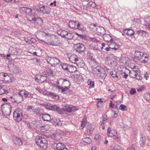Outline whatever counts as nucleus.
Here are the masks:
<instances>
[{"label": "nucleus", "instance_id": "nucleus-1", "mask_svg": "<svg viewBox=\"0 0 150 150\" xmlns=\"http://www.w3.org/2000/svg\"><path fill=\"white\" fill-rule=\"evenodd\" d=\"M36 144L42 149H46L48 147V143L47 139L42 137L37 136L35 139Z\"/></svg>", "mask_w": 150, "mask_h": 150}, {"label": "nucleus", "instance_id": "nucleus-2", "mask_svg": "<svg viewBox=\"0 0 150 150\" xmlns=\"http://www.w3.org/2000/svg\"><path fill=\"white\" fill-rule=\"evenodd\" d=\"M135 59L140 61L143 63L147 62L148 59L147 56L142 52L137 51L135 52Z\"/></svg>", "mask_w": 150, "mask_h": 150}, {"label": "nucleus", "instance_id": "nucleus-3", "mask_svg": "<svg viewBox=\"0 0 150 150\" xmlns=\"http://www.w3.org/2000/svg\"><path fill=\"white\" fill-rule=\"evenodd\" d=\"M46 60L48 63L50 64L52 66L54 67L61 63L59 59L54 57L47 56L46 58Z\"/></svg>", "mask_w": 150, "mask_h": 150}, {"label": "nucleus", "instance_id": "nucleus-4", "mask_svg": "<svg viewBox=\"0 0 150 150\" xmlns=\"http://www.w3.org/2000/svg\"><path fill=\"white\" fill-rule=\"evenodd\" d=\"M21 91H20L18 94L14 95L11 96L9 98V100L13 102H15L17 103H21L23 100V94L21 93Z\"/></svg>", "mask_w": 150, "mask_h": 150}, {"label": "nucleus", "instance_id": "nucleus-5", "mask_svg": "<svg viewBox=\"0 0 150 150\" xmlns=\"http://www.w3.org/2000/svg\"><path fill=\"white\" fill-rule=\"evenodd\" d=\"M22 112L20 110H16L13 112V117L15 121L18 122L22 119Z\"/></svg>", "mask_w": 150, "mask_h": 150}, {"label": "nucleus", "instance_id": "nucleus-6", "mask_svg": "<svg viewBox=\"0 0 150 150\" xmlns=\"http://www.w3.org/2000/svg\"><path fill=\"white\" fill-rule=\"evenodd\" d=\"M51 147L52 149L56 150H63L67 148L65 145L60 142L53 143L51 145Z\"/></svg>", "mask_w": 150, "mask_h": 150}, {"label": "nucleus", "instance_id": "nucleus-7", "mask_svg": "<svg viewBox=\"0 0 150 150\" xmlns=\"http://www.w3.org/2000/svg\"><path fill=\"white\" fill-rule=\"evenodd\" d=\"M29 21H33L35 24H37L38 25H41L43 24V20L40 18H36L34 15H32L29 17Z\"/></svg>", "mask_w": 150, "mask_h": 150}, {"label": "nucleus", "instance_id": "nucleus-8", "mask_svg": "<svg viewBox=\"0 0 150 150\" xmlns=\"http://www.w3.org/2000/svg\"><path fill=\"white\" fill-rule=\"evenodd\" d=\"M0 75L2 76L4 80L6 82L11 81L13 77V75L10 73H2Z\"/></svg>", "mask_w": 150, "mask_h": 150}, {"label": "nucleus", "instance_id": "nucleus-9", "mask_svg": "<svg viewBox=\"0 0 150 150\" xmlns=\"http://www.w3.org/2000/svg\"><path fill=\"white\" fill-rule=\"evenodd\" d=\"M49 109L51 110L55 111L60 114L63 113V109L55 105H53L51 104V106H50Z\"/></svg>", "mask_w": 150, "mask_h": 150}, {"label": "nucleus", "instance_id": "nucleus-10", "mask_svg": "<svg viewBox=\"0 0 150 150\" xmlns=\"http://www.w3.org/2000/svg\"><path fill=\"white\" fill-rule=\"evenodd\" d=\"M78 108L73 106L72 105H67L66 107L63 109V112L65 111L68 112H74L76 110H77Z\"/></svg>", "mask_w": 150, "mask_h": 150}, {"label": "nucleus", "instance_id": "nucleus-11", "mask_svg": "<svg viewBox=\"0 0 150 150\" xmlns=\"http://www.w3.org/2000/svg\"><path fill=\"white\" fill-rule=\"evenodd\" d=\"M51 9L48 6H42L40 8V11L41 13L49 14L50 13Z\"/></svg>", "mask_w": 150, "mask_h": 150}, {"label": "nucleus", "instance_id": "nucleus-12", "mask_svg": "<svg viewBox=\"0 0 150 150\" xmlns=\"http://www.w3.org/2000/svg\"><path fill=\"white\" fill-rule=\"evenodd\" d=\"M76 51L78 52L81 53L84 52L85 49L84 45L81 43H78L76 45Z\"/></svg>", "mask_w": 150, "mask_h": 150}, {"label": "nucleus", "instance_id": "nucleus-13", "mask_svg": "<svg viewBox=\"0 0 150 150\" xmlns=\"http://www.w3.org/2000/svg\"><path fill=\"white\" fill-rule=\"evenodd\" d=\"M21 93L24 95L25 97L30 98H32L33 96L35 95L34 93H31L25 90H21Z\"/></svg>", "mask_w": 150, "mask_h": 150}, {"label": "nucleus", "instance_id": "nucleus-14", "mask_svg": "<svg viewBox=\"0 0 150 150\" xmlns=\"http://www.w3.org/2000/svg\"><path fill=\"white\" fill-rule=\"evenodd\" d=\"M57 88L59 92H60L62 93H66L69 92V88L65 87L64 88L60 86L57 85L56 87Z\"/></svg>", "mask_w": 150, "mask_h": 150}, {"label": "nucleus", "instance_id": "nucleus-15", "mask_svg": "<svg viewBox=\"0 0 150 150\" xmlns=\"http://www.w3.org/2000/svg\"><path fill=\"white\" fill-rule=\"evenodd\" d=\"M44 33H45L41 31H38L36 33V37L38 40L42 42H45V41L42 39L44 35ZM45 34L46 33H45Z\"/></svg>", "mask_w": 150, "mask_h": 150}, {"label": "nucleus", "instance_id": "nucleus-16", "mask_svg": "<svg viewBox=\"0 0 150 150\" xmlns=\"http://www.w3.org/2000/svg\"><path fill=\"white\" fill-rule=\"evenodd\" d=\"M103 68L100 66H98L94 68L92 70V72L94 74H96L97 75L100 74L101 71H103Z\"/></svg>", "mask_w": 150, "mask_h": 150}, {"label": "nucleus", "instance_id": "nucleus-17", "mask_svg": "<svg viewBox=\"0 0 150 150\" xmlns=\"http://www.w3.org/2000/svg\"><path fill=\"white\" fill-rule=\"evenodd\" d=\"M42 116L44 120L49 121L52 120V118L50 117V115L48 114L42 113L40 115Z\"/></svg>", "mask_w": 150, "mask_h": 150}, {"label": "nucleus", "instance_id": "nucleus-18", "mask_svg": "<svg viewBox=\"0 0 150 150\" xmlns=\"http://www.w3.org/2000/svg\"><path fill=\"white\" fill-rule=\"evenodd\" d=\"M69 61L71 62L76 64H77V65H78L77 64L78 63H79L77 62L78 61V59L77 58V56L75 54L72 55L70 57H69Z\"/></svg>", "mask_w": 150, "mask_h": 150}, {"label": "nucleus", "instance_id": "nucleus-19", "mask_svg": "<svg viewBox=\"0 0 150 150\" xmlns=\"http://www.w3.org/2000/svg\"><path fill=\"white\" fill-rule=\"evenodd\" d=\"M109 48L113 50V52H115L118 48V45H117L115 42H112L109 45Z\"/></svg>", "mask_w": 150, "mask_h": 150}, {"label": "nucleus", "instance_id": "nucleus-20", "mask_svg": "<svg viewBox=\"0 0 150 150\" xmlns=\"http://www.w3.org/2000/svg\"><path fill=\"white\" fill-rule=\"evenodd\" d=\"M78 23V21H73L71 20L69 21L68 25L70 28L76 29V24H77Z\"/></svg>", "mask_w": 150, "mask_h": 150}, {"label": "nucleus", "instance_id": "nucleus-21", "mask_svg": "<svg viewBox=\"0 0 150 150\" xmlns=\"http://www.w3.org/2000/svg\"><path fill=\"white\" fill-rule=\"evenodd\" d=\"M57 32V34L61 36V37L63 38H65V37H66V35L68 32L61 29L58 30Z\"/></svg>", "mask_w": 150, "mask_h": 150}, {"label": "nucleus", "instance_id": "nucleus-22", "mask_svg": "<svg viewBox=\"0 0 150 150\" xmlns=\"http://www.w3.org/2000/svg\"><path fill=\"white\" fill-rule=\"evenodd\" d=\"M32 9H31L28 8L27 7L26 11H25V14L26 17H27V19L29 21V17L31 16L32 15H34L31 13Z\"/></svg>", "mask_w": 150, "mask_h": 150}, {"label": "nucleus", "instance_id": "nucleus-23", "mask_svg": "<svg viewBox=\"0 0 150 150\" xmlns=\"http://www.w3.org/2000/svg\"><path fill=\"white\" fill-rule=\"evenodd\" d=\"M137 33L139 35H142V37H145L146 38L149 36V33L143 30L138 31Z\"/></svg>", "mask_w": 150, "mask_h": 150}, {"label": "nucleus", "instance_id": "nucleus-24", "mask_svg": "<svg viewBox=\"0 0 150 150\" xmlns=\"http://www.w3.org/2000/svg\"><path fill=\"white\" fill-rule=\"evenodd\" d=\"M123 32L125 33H126L127 35L129 36L133 35L134 33V32L133 30L128 29H125Z\"/></svg>", "mask_w": 150, "mask_h": 150}, {"label": "nucleus", "instance_id": "nucleus-25", "mask_svg": "<svg viewBox=\"0 0 150 150\" xmlns=\"http://www.w3.org/2000/svg\"><path fill=\"white\" fill-rule=\"evenodd\" d=\"M91 142V140L88 137H85L82 139V141L81 142V143L85 145L89 144Z\"/></svg>", "mask_w": 150, "mask_h": 150}, {"label": "nucleus", "instance_id": "nucleus-26", "mask_svg": "<svg viewBox=\"0 0 150 150\" xmlns=\"http://www.w3.org/2000/svg\"><path fill=\"white\" fill-rule=\"evenodd\" d=\"M46 94L48 96H51V97L55 99H57L59 98L57 94L52 92L47 91H46Z\"/></svg>", "mask_w": 150, "mask_h": 150}, {"label": "nucleus", "instance_id": "nucleus-27", "mask_svg": "<svg viewBox=\"0 0 150 150\" xmlns=\"http://www.w3.org/2000/svg\"><path fill=\"white\" fill-rule=\"evenodd\" d=\"M77 25L76 29H78L82 31H84L86 30V28L82 24H80L78 22Z\"/></svg>", "mask_w": 150, "mask_h": 150}, {"label": "nucleus", "instance_id": "nucleus-28", "mask_svg": "<svg viewBox=\"0 0 150 150\" xmlns=\"http://www.w3.org/2000/svg\"><path fill=\"white\" fill-rule=\"evenodd\" d=\"M96 29L97 31L100 34L103 35L105 32V29L102 26H98L96 28Z\"/></svg>", "mask_w": 150, "mask_h": 150}, {"label": "nucleus", "instance_id": "nucleus-29", "mask_svg": "<svg viewBox=\"0 0 150 150\" xmlns=\"http://www.w3.org/2000/svg\"><path fill=\"white\" fill-rule=\"evenodd\" d=\"M110 74L111 75L112 77L116 78L117 79H120V77L119 74H117V72L115 71H111L110 73Z\"/></svg>", "mask_w": 150, "mask_h": 150}, {"label": "nucleus", "instance_id": "nucleus-30", "mask_svg": "<svg viewBox=\"0 0 150 150\" xmlns=\"http://www.w3.org/2000/svg\"><path fill=\"white\" fill-rule=\"evenodd\" d=\"M14 143L16 145H17L18 146H21L22 145V141L21 139L16 137Z\"/></svg>", "mask_w": 150, "mask_h": 150}, {"label": "nucleus", "instance_id": "nucleus-31", "mask_svg": "<svg viewBox=\"0 0 150 150\" xmlns=\"http://www.w3.org/2000/svg\"><path fill=\"white\" fill-rule=\"evenodd\" d=\"M60 64H59L61 67L64 70H66L67 71L68 69L69 66V65L67 63H60Z\"/></svg>", "mask_w": 150, "mask_h": 150}, {"label": "nucleus", "instance_id": "nucleus-32", "mask_svg": "<svg viewBox=\"0 0 150 150\" xmlns=\"http://www.w3.org/2000/svg\"><path fill=\"white\" fill-rule=\"evenodd\" d=\"M116 132L114 130H111V129L109 127L108 129L107 135L110 137H112L115 134V133Z\"/></svg>", "mask_w": 150, "mask_h": 150}, {"label": "nucleus", "instance_id": "nucleus-33", "mask_svg": "<svg viewBox=\"0 0 150 150\" xmlns=\"http://www.w3.org/2000/svg\"><path fill=\"white\" fill-rule=\"evenodd\" d=\"M98 76L102 79H104L105 78L106 76V74L105 71L103 69V71H101L100 74L97 75Z\"/></svg>", "mask_w": 150, "mask_h": 150}, {"label": "nucleus", "instance_id": "nucleus-34", "mask_svg": "<svg viewBox=\"0 0 150 150\" xmlns=\"http://www.w3.org/2000/svg\"><path fill=\"white\" fill-rule=\"evenodd\" d=\"M76 67L69 65L67 71L70 72H74L76 71Z\"/></svg>", "mask_w": 150, "mask_h": 150}, {"label": "nucleus", "instance_id": "nucleus-35", "mask_svg": "<svg viewBox=\"0 0 150 150\" xmlns=\"http://www.w3.org/2000/svg\"><path fill=\"white\" fill-rule=\"evenodd\" d=\"M89 48L94 50H98V47L97 45L94 44H91L89 45Z\"/></svg>", "mask_w": 150, "mask_h": 150}, {"label": "nucleus", "instance_id": "nucleus-36", "mask_svg": "<svg viewBox=\"0 0 150 150\" xmlns=\"http://www.w3.org/2000/svg\"><path fill=\"white\" fill-rule=\"evenodd\" d=\"M67 34L66 35V37L65 38L68 40H72L73 39L74 35L72 33L68 32Z\"/></svg>", "mask_w": 150, "mask_h": 150}, {"label": "nucleus", "instance_id": "nucleus-37", "mask_svg": "<svg viewBox=\"0 0 150 150\" xmlns=\"http://www.w3.org/2000/svg\"><path fill=\"white\" fill-rule=\"evenodd\" d=\"M103 38L104 40L107 42L108 41V40L111 38V36L108 34H103Z\"/></svg>", "mask_w": 150, "mask_h": 150}, {"label": "nucleus", "instance_id": "nucleus-38", "mask_svg": "<svg viewBox=\"0 0 150 150\" xmlns=\"http://www.w3.org/2000/svg\"><path fill=\"white\" fill-rule=\"evenodd\" d=\"M87 83L88 85H90V88H91L94 87V82L91 81V80L89 79L87 81Z\"/></svg>", "mask_w": 150, "mask_h": 150}, {"label": "nucleus", "instance_id": "nucleus-39", "mask_svg": "<svg viewBox=\"0 0 150 150\" xmlns=\"http://www.w3.org/2000/svg\"><path fill=\"white\" fill-rule=\"evenodd\" d=\"M145 139L143 135L141 136V137L140 138L139 143L141 145H144L145 143Z\"/></svg>", "mask_w": 150, "mask_h": 150}, {"label": "nucleus", "instance_id": "nucleus-40", "mask_svg": "<svg viewBox=\"0 0 150 150\" xmlns=\"http://www.w3.org/2000/svg\"><path fill=\"white\" fill-rule=\"evenodd\" d=\"M26 8L27 7H20L19 8V11L20 13H22L23 14H25V11H26Z\"/></svg>", "mask_w": 150, "mask_h": 150}, {"label": "nucleus", "instance_id": "nucleus-41", "mask_svg": "<svg viewBox=\"0 0 150 150\" xmlns=\"http://www.w3.org/2000/svg\"><path fill=\"white\" fill-rule=\"evenodd\" d=\"M86 119L83 118V119L81 122V127L82 129H83L85 126L86 124Z\"/></svg>", "mask_w": 150, "mask_h": 150}, {"label": "nucleus", "instance_id": "nucleus-42", "mask_svg": "<svg viewBox=\"0 0 150 150\" xmlns=\"http://www.w3.org/2000/svg\"><path fill=\"white\" fill-rule=\"evenodd\" d=\"M92 125L91 124H90L89 125H87L88 130L89 132V133L91 134L92 133V131L94 129V128L92 127Z\"/></svg>", "mask_w": 150, "mask_h": 150}, {"label": "nucleus", "instance_id": "nucleus-43", "mask_svg": "<svg viewBox=\"0 0 150 150\" xmlns=\"http://www.w3.org/2000/svg\"><path fill=\"white\" fill-rule=\"evenodd\" d=\"M36 52L37 53V56H40L42 55V50L39 48H38L36 49Z\"/></svg>", "mask_w": 150, "mask_h": 150}, {"label": "nucleus", "instance_id": "nucleus-44", "mask_svg": "<svg viewBox=\"0 0 150 150\" xmlns=\"http://www.w3.org/2000/svg\"><path fill=\"white\" fill-rule=\"evenodd\" d=\"M76 35L80 38L85 40H88L86 36L83 35L79 34L76 33Z\"/></svg>", "mask_w": 150, "mask_h": 150}, {"label": "nucleus", "instance_id": "nucleus-45", "mask_svg": "<svg viewBox=\"0 0 150 150\" xmlns=\"http://www.w3.org/2000/svg\"><path fill=\"white\" fill-rule=\"evenodd\" d=\"M138 69L137 68V66H134L132 68V71H134V73L135 74V75L138 74Z\"/></svg>", "mask_w": 150, "mask_h": 150}, {"label": "nucleus", "instance_id": "nucleus-46", "mask_svg": "<svg viewBox=\"0 0 150 150\" xmlns=\"http://www.w3.org/2000/svg\"><path fill=\"white\" fill-rule=\"evenodd\" d=\"M26 42L29 43L30 44L32 43H34L35 42V40L33 38H31L30 39H29L28 40H26Z\"/></svg>", "mask_w": 150, "mask_h": 150}, {"label": "nucleus", "instance_id": "nucleus-47", "mask_svg": "<svg viewBox=\"0 0 150 150\" xmlns=\"http://www.w3.org/2000/svg\"><path fill=\"white\" fill-rule=\"evenodd\" d=\"M111 150H123L121 149L119 146L116 145L114 146L113 148Z\"/></svg>", "mask_w": 150, "mask_h": 150}, {"label": "nucleus", "instance_id": "nucleus-48", "mask_svg": "<svg viewBox=\"0 0 150 150\" xmlns=\"http://www.w3.org/2000/svg\"><path fill=\"white\" fill-rule=\"evenodd\" d=\"M11 50V54L16 55L17 54L18 52L16 51V49H9V51H10Z\"/></svg>", "mask_w": 150, "mask_h": 150}, {"label": "nucleus", "instance_id": "nucleus-49", "mask_svg": "<svg viewBox=\"0 0 150 150\" xmlns=\"http://www.w3.org/2000/svg\"><path fill=\"white\" fill-rule=\"evenodd\" d=\"M88 5V6H91L93 8H94L96 6L95 3L92 1H90Z\"/></svg>", "mask_w": 150, "mask_h": 150}, {"label": "nucleus", "instance_id": "nucleus-50", "mask_svg": "<svg viewBox=\"0 0 150 150\" xmlns=\"http://www.w3.org/2000/svg\"><path fill=\"white\" fill-rule=\"evenodd\" d=\"M127 108L125 105L122 104L120 105L119 107V109L122 111L126 110V108Z\"/></svg>", "mask_w": 150, "mask_h": 150}, {"label": "nucleus", "instance_id": "nucleus-51", "mask_svg": "<svg viewBox=\"0 0 150 150\" xmlns=\"http://www.w3.org/2000/svg\"><path fill=\"white\" fill-rule=\"evenodd\" d=\"M134 78H135L139 80H141L142 79V76L138 74H136Z\"/></svg>", "mask_w": 150, "mask_h": 150}, {"label": "nucleus", "instance_id": "nucleus-52", "mask_svg": "<svg viewBox=\"0 0 150 150\" xmlns=\"http://www.w3.org/2000/svg\"><path fill=\"white\" fill-rule=\"evenodd\" d=\"M135 74L134 71H129V75L131 77L134 78L136 75Z\"/></svg>", "mask_w": 150, "mask_h": 150}, {"label": "nucleus", "instance_id": "nucleus-53", "mask_svg": "<svg viewBox=\"0 0 150 150\" xmlns=\"http://www.w3.org/2000/svg\"><path fill=\"white\" fill-rule=\"evenodd\" d=\"M42 105L46 108L47 109H49L50 106H51V104L49 103H45L42 104Z\"/></svg>", "mask_w": 150, "mask_h": 150}, {"label": "nucleus", "instance_id": "nucleus-54", "mask_svg": "<svg viewBox=\"0 0 150 150\" xmlns=\"http://www.w3.org/2000/svg\"><path fill=\"white\" fill-rule=\"evenodd\" d=\"M136 92V90L134 88H132L130 91L129 93L132 95L134 94Z\"/></svg>", "mask_w": 150, "mask_h": 150}, {"label": "nucleus", "instance_id": "nucleus-55", "mask_svg": "<svg viewBox=\"0 0 150 150\" xmlns=\"http://www.w3.org/2000/svg\"><path fill=\"white\" fill-rule=\"evenodd\" d=\"M76 79L77 80H78L79 81H80L83 79V77L81 75L78 74L76 76Z\"/></svg>", "mask_w": 150, "mask_h": 150}, {"label": "nucleus", "instance_id": "nucleus-56", "mask_svg": "<svg viewBox=\"0 0 150 150\" xmlns=\"http://www.w3.org/2000/svg\"><path fill=\"white\" fill-rule=\"evenodd\" d=\"M25 124L29 129H31V127L28 122H25Z\"/></svg>", "mask_w": 150, "mask_h": 150}, {"label": "nucleus", "instance_id": "nucleus-57", "mask_svg": "<svg viewBox=\"0 0 150 150\" xmlns=\"http://www.w3.org/2000/svg\"><path fill=\"white\" fill-rule=\"evenodd\" d=\"M91 41H93V42H97L98 40L95 38H90L89 39Z\"/></svg>", "mask_w": 150, "mask_h": 150}, {"label": "nucleus", "instance_id": "nucleus-58", "mask_svg": "<svg viewBox=\"0 0 150 150\" xmlns=\"http://www.w3.org/2000/svg\"><path fill=\"white\" fill-rule=\"evenodd\" d=\"M38 91L41 93H43L44 95H46V92L47 91H44L43 90H42L40 89H38Z\"/></svg>", "mask_w": 150, "mask_h": 150}, {"label": "nucleus", "instance_id": "nucleus-59", "mask_svg": "<svg viewBox=\"0 0 150 150\" xmlns=\"http://www.w3.org/2000/svg\"><path fill=\"white\" fill-rule=\"evenodd\" d=\"M47 73H48V74H52L53 72L52 70L50 69H48L46 70Z\"/></svg>", "mask_w": 150, "mask_h": 150}, {"label": "nucleus", "instance_id": "nucleus-60", "mask_svg": "<svg viewBox=\"0 0 150 150\" xmlns=\"http://www.w3.org/2000/svg\"><path fill=\"white\" fill-rule=\"evenodd\" d=\"M6 90L2 88L1 90H0V95H2L4 93H5Z\"/></svg>", "mask_w": 150, "mask_h": 150}, {"label": "nucleus", "instance_id": "nucleus-61", "mask_svg": "<svg viewBox=\"0 0 150 150\" xmlns=\"http://www.w3.org/2000/svg\"><path fill=\"white\" fill-rule=\"evenodd\" d=\"M57 125L59 126H61L62 124V121L60 120H59L58 121L57 120Z\"/></svg>", "mask_w": 150, "mask_h": 150}, {"label": "nucleus", "instance_id": "nucleus-62", "mask_svg": "<svg viewBox=\"0 0 150 150\" xmlns=\"http://www.w3.org/2000/svg\"><path fill=\"white\" fill-rule=\"evenodd\" d=\"M117 132L116 131L115 132V134L112 137H113V139L115 140H116L118 139V137L117 136Z\"/></svg>", "mask_w": 150, "mask_h": 150}, {"label": "nucleus", "instance_id": "nucleus-63", "mask_svg": "<svg viewBox=\"0 0 150 150\" xmlns=\"http://www.w3.org/2000/svg\"><path fill=\"white\" fill-rule=\"evenodd\" d=\"M106 121L105 120L102 119L100 121V122L99 123V124L100 125H102L103 124H105L106 123Z\"/></svg>", "mask_w": 150, "mask_h": 150}, {"label": "nucleus", "instance_id": "nucleus-64", "mask_svg": "<svg viewBox=\"0 0 150 150\" xmlns=\"http://www.w3.org/2000/svg\"><path fill=\"white\" fill-rule=\"evenodd\" d=\"M100 136L98 134H96L95 135L94 138L96 140H98L100 139Z\"/></svg>", "mask_w": 150, "mask_h": 150}]
</instances>
